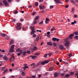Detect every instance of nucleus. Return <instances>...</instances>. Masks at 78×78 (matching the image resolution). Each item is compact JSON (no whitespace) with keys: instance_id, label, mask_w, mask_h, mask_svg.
<instances>
[{"instance_id":"f257e3e1","label":"nucleus","mask_w":78,"mask_h":78,"mask_svg":"<svg viewBox=\"0 0 78 78\" xmlns=\"http://www.w3.org/2000/svg\"><path fill=\"white\" fill-rule=\"evenodd\" d=\"M65 42H66V43L65 44V47H68L69 45V38H67L65 40Z\"/></svg>"},{"instance_id":"f03ea898","label":"nucleus","mask_w":78,"mask_h":78,"mask_svg":"<svg viewBox=\"0 0 78 78\" xmlns=\"http://www.w3.org/2000/svg\"><path fill=\"white\" fill-rule=\"evenodd\" d=\"M14 45H12L11 47L10 48L9 50V52L10 53H13L14 51Z\"/></svg>"},{"instance_id":"7ed1b4c3","label":"nucleus","mask_w":78,"mask_h":78,"mask_svg":"<svg viewBox=\"0 0 78 78\" xmlns=\"http://www.w3.org/2000/svg\"><path fill=\"white\" fill-rule=\"evenodd\" d=\"M50 62V60L42 62L41 63V65H44V64H47V63H48V62Z\"/></svg>"},{"instance_id":"20e7f679","label":"nucleus","mask_w":78,"mask_h":78,"mask_svg":"<svg viewBox=\"0 0 78 78\" xmlns=\"http://www.w3.org/2000/svg\"><path fill=\"white\" fill-rule=\"evenodd\" d=\"M30 28L31 29L32 31H35V29L34 28V26H30Z\"/></svg>"},{"instance_id":"39448f33","label":"nucleus","mask_w":78,"mask_h":78,"mask_svg":"<svg viewBox=\"0 0 78 78\" xmlns=\"http://www.w3.org/2000/svg\"><path fill=\"white\" fill-rule=\"evenodd\" d=\"M3 3H4V4L5 5L8 6L9 4L8 3V2H7V1H6V0L4 1H3Z\"/></svg>"},{"instance_id":"423d86ee","label":"nucleus","mask_w":78,"mask_h":78,"mask_svg":"<svg viewBox=\"0 0 78 78\" xmlns=\"http://www.w3.org/2000/svg\"><path fill=\"white\" fill-rule=\"evenodd\" d=\"M31 57L32 59H36V58H37V56H33V55H31L30 56H29V58H31Z\"/></svg>"},{"instance_id":"0eeeda50","label":"nucleus","mask_w":78,"mask_h":78,"mask_svg":"<svg viewBox=\"0 0 78 78\" xmlns=\"http://www.w3.org/2000/svg\"><path fill=\"white\" fill-rule=\"evenodd\" d=\"M37 47L34 46L33 48V49H32L30 50H31V51H34V50H37Z\"/></svg>"},{"instance_id":"6e6552de","label":"nucleus","mask_w":78,"mask_h":78,"mask_svg":"<svg viewBox=\"0 0 78 78\" xmlns=\"http://www.w3.org/2000/svg\"><path fill=\"white\" fill-rule=\"evenodd\" d=\"M54 75L55 77H58L59 76V74L58 73H55Z\"/></svg>"},{"instance_id":"1a4fd4ad","label":"nucleus","mask_w":78,"mask_h":78,"mask_svg":"<svg viewBox=\"0 0 78 78\" xmlns=\"http://www.w3.org/2000/svg\"><path fill=\"white\" fill-rule=\"evenodd\" d=\"M44 5L41 6L40 5L39 6V8L40 9H44Z\"/></svg>"},{"instance_id":"9d476101","label":"nucleus","mask_w":78,"mask_h":78,"mask_svg":"<svg viewBox=\"0 0 78 78\" xmlns=\"http://www.w3.org/2000/svg\"><path fill=\"white\" fill-rule=\"evenodd\" d=\"M3 58L4 59V60H6V61H8V58H7V57H6V56H4L3 57Z\"/></svg>"},{"instance_id":"9b49d317","label":"nucleus","mask_w":78,"mask_h":78,"mask_svg":"<svg viewBox=\"0 0 78 78\" xmlns=\"http://www.w3.org/2000/svg\"><path fill=\"white\" fill-rule=\"evenodd\" d=\"M73 36H74V34H71L69 36V39H72V37Z\"/></svg>"},{"instance_id":"f8f14e48","label":"nucleus","mask_w":78,"mask_h":78,"mask_svg":"<svg viewBox=\"0 0 78 78\" xmlns=\"http://www.w3.org/2000/svg\"><path fill=\"white\" fill-rule=\"evenodd\" d=\"M54 70V67H51L49 69V71H52Z\"/></svg>"},{"instance_id":"ddd939ff","label":"nucleus","mask_w":78,"mask_h":78,"mask_svg":"<svg viewBox=\"0 0 78 78\" xmlns=\"http://www.w3.org/2000/svg\"><path fill=\"white\" fill-rule=\"evenodd\" d=\"M55 2L57 3H60L61 2L59 0H54Z\"/></svg>"},{"instance_id":"4468645a","label":"nucleus","mask_w":78,"mask_h":78,"mask_svg":"<svg viewBox=\"0 0 78 78\" xmlns=\"http://www.w3.org/2000/svg\"><path fill=\"white\" fill-rule=\"evenodd\" d=\"M70 76V74H66L65 75V76L64 77L65 78H68Z\"/></svg>"},{"instance_id":"2eb2a0df","label":"nucleus","mask_w":78,"mask_h":78,"mask_svg":"<svg viewBox=\"0 0 78 78\" xmlns=\"http://www.w3.org/2000/svg\"><path fill=\"white\" fill-rule=\"evenodd\" d=\"M60 49H61V50H62V49H63V48H64V46H63V45H60L59 47Z\"/></svg>"},{"instance_id":"dca6fc26","label":"nucleus","mask_w":78,"mask_h":78,"mask_svg":"<svg viewBox=\"0 0 78 78\" xmlns=\"http://www.w3.org/2000/svg\"><path fill=\"white\" fill-rule=\"evenodd\" d=\"M47 44L48 45H50L51 46L52 45V43L50 42H47Z\"/></svg>"},{"instance_id":"f3484780","label":"nucleus","mask_w":78,"mask_h":78,"mask_svg":"<svg viewBox=\"0 0 78 78\" xmlns=\"http://www.w3.org/2000/svg\"><path fill=\"white\" fill-rule=\"evenodd\" d=\"M23 56H25V55H27V52H26V51H24L23 53Z\"/></svg>"},{"instance_id":"a211bd4d","label":"nucleus","mask_w":78,"mask_h":78,"mask_svg":"<svg viewBox=\"0 0 78 78\" xmlns=\"http://www.w3.org/2000/svg\"><path fill=\"white\" fill-rule=\"evenodd\" d=\"M16 28L18 30H20L22 29V27L20 26H17L16 27Z\"/></svg>"},{"instance_id":"6ab92c4d","label":"nucleus","mask_w":78,"mask_h":78,"mask_svg":"<svg viewBox=\"0 0 78 78\" xmlns=\"http://www.w3.org/2000/svg\"><path fill=\"white\" fill-rule=\"evenodd\" d=\"M52 40L53 41L55 42V41H56V38H55V37L53 38H52Z\"/></svg>"},{"instance_id":"aec40b11","label":"nucleus","mask_w":78,"mask_h":78,"mask_svg":"<svg viewBox=\"0 0 78 78\" xmlns=\"http://www.w3.org/2000/svg\"><path fill=\"white\" fill-rule=\"evenodd\" d=\"M39 17L38 16H36V17L34 19V20H37L38 19H39Z\"/></svg>"},{"instance_id":"412c9836","label":"nucleus","mask_w":78,"mask_h":78,"mask_svg":"<svg viewBox=\"0 0 78 78\" xmlns=\"http://www.w3.org/2000/svg\"><path fill=\"white\" fill-rule=\"evenodd\" d=\"M40 37L39 36L37 37L36 38V41H38L39 40Z\"/></svg>"},{"instance_id":"4be33fe9","label":"nucleus","mask_w":78,"mask_h":78,"mask_svg":"<svg viewBox=\"0 0 78 78\" xmlns=\"http://www.w3.org/2000/svg\"><path fill=\"white\" fill-rule=\"evenodd\" d=\"M35 55H37V56H39L40 55V53L39 52H36L35 54Z\"/></svg>"},{"instance_id":"5701e85b","label":"nucleus","mask_w":78,"mask_h":78,"mask_svg":"<svg viewBox=\"0 0 78 78\" xmlns=\"http://www.w3.org/2000/svg\"><path fill=\"white\" fill-rule=\"evenodd\" d=\"M1 36H3V37H5V36H6V34H2Z\"/></svg>"},{"instance_id":"b1692460","label":"nucleus","mask_w":78,"mask_h":78,"mask_svg":"<svg viewBox=\"0 0 78 78\" xmlns=\"http://www.w3.org/2000/svg\"><path fill=\"white\" fill-rule=\"evenodd\" d=\"M70 1L71 2H72L73 3V4H75V3H76L75 2V1H74L73 0H70Z\"/></svg>"},{"instance_id":"393cba45","label":"nucleus","mask_w":78,"mask_h":78,"mask_svg":"<svg viewBox=\"0 0 78 78\" xmlns=\"http://www.w3.org/2000/svg\"><path fill=\"white\" fill-rule=\"evenodd\" d=\"M53 45L55 47H57V44H56V43H53Z\"/></svg>"},{"instance_id":"a878e982","label":"nucleus","mask_w":78,"mask_h":78,"mask_svg":"<svg viewBox=\"0 0 78 78\" xmlns=\"http://www.w3.org/2000/svg\"><path fill=\"white\" fill-rule=\"evenodd\" d=\"M28 68V66H25L24 68H23V69L24 70H26V69H27Z\"/></svg>"},{"instance_id":"bb28decb","label":"nucleus","mask_w":78,"mask_h":78,"mask_svg":"<svg viewBox=\"0 0 78 78\" xmlns=\"http://www.w3.org/2000/svg\"><path fill=\"white\" fill-rule=\"evenodd\" d=\"M54 30H55V27H53L51 30V31H53Z\"/></svg>"},{"instance_id":"cd10ccee","label":"nucleus","mask_w":78,"mask_h":78,"mask_svg":"<svg viewBox=\"0 0 78 78\" xmlns=\"http://www.w3.org/2000/svg\"><path fill=\"white\" fill-rule=\"evenodd\" d=\"M68 56H69V57H71L72 56V54L69 53V54L68 55Z\"/></svg>"},{"instance_id":"c85d7f7f","label":"nucleus","mask_w":78,"mask_h":78,"mask_svg":"<svg viewBox=\"0 0 78 78\" xmlns=\"http://www.w3.org/2000/svg\"><path fill=\"white\" fill-rule=\"evenodd\" d=\"M14 41H11L10 42V45H11L12 44H13Z\"/></svg>"},{"instance_id":"c756f323","label":"nucleus","mask_w":78,"mask_h":78,"mask_svg":"<svg viewBox=\"0 0 78 78\" xmlns=\"http://www.w3.org/2000/svg\"><path fill=\"white\" fill-rule=\"evenodd\" d=\"M19 52L20 53H21V54H22V53H23V51L22 50L20 49Z\"/></svg>"},{"instance_id":"7c9ffc66","label":"nucleus","mask_w":78,"mask_h":78,"mask_svg":"<svg viewBox=\"0 0 78 78\" xmlns=\"http://www.w3.org/2000/svg\"><path fill=\"white\" fill-rule=\"evenodd\" d=\"M20 22H23V21H24V19L23 18H21L20 19Z\"/></svg>"},{"instance_id":"2f4dec72","label":"nucleus","mask_w":78,"mask_h":78,"mask_svg":"<svg viewBox=\"0 0 78 78\" xmlns=\"http://www.w3.org/2000/svg\"><path fill=\"white\" fill-rule=\"evenodd\" d=\"M17 25L18 26V27H20L21 24L20 23H17Z\"/></svg>"},{"instance_id":"473e14b6","label":"nucleus","mask_w":78,"mask_h":78,"mask_svg":"<svg viewBox=\"0 0 78 78\" xmlns=\"http://www.w3.org/2000/svg\"><path fill=\"white\" fill-rule=\"evenodd\" d=\"M74 34L76 35H78V32H75L74 33Z\"/></svg>"},{"instance_id":"72a5a7b5","label":"nucleus","mask_w":78,"mask_h":78,"mask_svg":"<svg viewBox=\"0 0 78 78\" xmlns=\"http://www.w3.org/2000/svg\"><path fill=\"white\" fill-rule=\"evenodd\" d=\"M50 19H49V18H46V21H48V22H49L50 21Z\"/></svg>"},{"instance_id":"f704fd0d","label":"nucleus","mask_w":78,"mask_h":78,"mask_svg":"<svg viewBox=\"0 0 78 78\" xmlns=\"http://www.w3.org/2000/svg\"><path fill=\"white\" fill-rule=\"evenodd\" d=\"M22 75L23 76H25V73L24 72H23L22 73Z\"/></svg>"},{"instance_id":"c9c22d12","label":"nucleus","mask_w":78,"mask_h":78,"mask_svg":"<svg viewBox=\"0 0 78 78\" xmlns=\"http://www.w3.org/2000/svg\"><path fill=\"white\" fill-rule=\"evenodd\" d=\"M52 54H53V53L51 52H50L49 53L48 55L49 56H51V55Z\"/></svg>"},{"instance_id":"e433bc0d","label":"nucleus","mask_w":78,"mask_h":78,"mask_svg":"<svg viewBox=\"0 0 78 78\" xmlns=\"http://www.w3.org/2000/svg\"><path fill=\"white\" fill-rule=\"evenodd\" d=\"M60 75L62 77L64 76V73H61Z\"/></svg>"},{"instance_id":"4c0bfd02","label":"nucleus","mask_w":78,"mask_h":78,"mask_svg":"<svg viewBox=\"0 0 78 78\" xmlns=\"http://www.w3.org/2000/svg\"><path fill=\"white\" fill-rule=\"evenodd\" d=\"M53 7H54L53 5H51L50 7V9H52V8H53Z\"/></svg>"},{"instance_id":"58836bf2","label":"nucleus","mask_w":78,"mask_h":78,"mask_svg":"<svg viewBox=\"0 0 78 78\" xmlns=\"http://www.w3.org/2000/svg\"><path fill=\"white\" fill-rule=\"evenodd\" d=\"M35 5L36 6H38L39 4L38 3V2H35Z\"/></svg>"},{"instance_id":"ea45409f","label":"nucleus","mask_w":78,"mask_h":78,"mask_svg":"<svg viewBox=\"0 0 78 78\" xmlns=\"http://www.w3.org/2000/svg\"><path fill=\"white\" fill-rule=\"evenodd\" d=\"M20 49L18 48L17 49V52H19L20 51Z\"/></svg>"},{"instance_id":"a19ab883","label":"nucleus","mask_w":78,"mask_h":78,"mask_svg":"<svg viewBox=\"0 0 78 78\" xmlns=\"http://www.w3.org/2000/svg\"><path fill=\"white\" fill-rule=\"evenodd\" d=\"M18 13V11H17V10H16V11H15L14 12V13L15 14H17Z\"/></svg>"},{"instance_id":"79ce46f5","label":"nucleus","mask_w":78,"mask_h":78,"mask_svg":"<svg viewBox=\"0 0 78 78\" xmlns=\"http://www.w3.org/2000/svg\"><path fill=\"white\" fill-rule=\"evenodd\" d=\"M8 71V69H6L4 71V73H5L6 72Z\"/></svg>"},{"instance_id":"37998d69","label":"nucleus","mask_w":78,"mask_h":78,"mask_svg":"<svg viewBox=\"0 0 78 78\" xmlns=\"http://www.w3.org/2000/svg\"><path fill=\"white\" fill-rule=\"evenodd\" d=\"M76 75L77 76V78H78V72H77L76 73Z\"/></svg>"},{"instance_id":"c03bdc74","label":"nucleus","mask_w":78,"mask_h":78,"mask_svg":"<svg viewBox=\"0 0 78 78\" xmlns=\"http://www.w3.org/2000/svg\"><path fill=\"white\" fill-rule=\"evenodd\" d=\"M70 74L71 75H73V74H74V73L73 72H71L70 73Z\"/></svg>"},{"instance_id":"a18cd8bd","label":"nucleus","mask_w":78,"mask_h":78,"mask_svg":"<svg viewBox=\"0 0 78 78\" xmlns=\"http://www.w3.org/2000/svg\"><path fill=\"white\" fill-rule=\"evenodd\" d=\"M5 67H3L2 69H1V70L2 71H3V70H5Z\"/></svg>"},{"instance_id":"49530a36","label":"nucleus","mask_w":78,"mask_h":78,"mask_svg":"<svg viewBox=\"0 0 78 78\" xmlns=\"http://www.w3.org/2000/svg\"><path fill=\"white\" fill-rule=\"evenodd\" d=\"M33 23H34V24H36V23H37V21H34Z\"/></svg>"},{"instance_id":"de8ad7c7","label":"nucleus","mask_w":78,"mask_h":78,"mask_svg":"<svg viewBox=\"0 0 78 78\" xmlns=\"http://www.w3.org/2000/svg\"><path fill=\"white\" fill-rule=\"evenodd\" d=\"M43 23V21H42L41 22H40L39 23V25H41V24H42Z\"/></svg>"},{"instance_id":"09e8293b","label":"nucleus","mask_w":78,"mask_h":78,"mask_svg":"<svg viewBox=\"0 0 78 78\" xmlns=\"http://www.w3.org/2000/svg\"><path fill=\"white\" fill-rule=\"evenodd\" d=\"M75 11V9L74 8H73L72 9V11L73 12L74 11Z\"/></svg>"},{"instance_id":"8fccbe9b","label":"nucleus","mask_w":78,"mask_h":78,"mask_svg":"<svg viewBox=\"0 0 78 78\" xmlns=\"http://www.w3.org/2000/svg\"><path fill=\"white\" fill-rule=\"evenodd\" d=\"M42 76V75L41 74H39L38 75V76L39 77L38 78H40L41 77V76Z\"/></svg>"},{"instance_id":"3c124183","label":"nucleus","mask_w":78,"mask_h":78,"mask_svg":"<svg viewBox=\"0 0 78 78\" xmlns=\"http://www.w3.org/2000/svg\"><path fill=\"white\" fill-rule=\"evenodd\" d=\"M12 21L14 23L16 22V19H13L12 20Z\"/></svg>"},{"instance_id":"603ef678","label":"nucleus","mask_w":78,"mask_h":78,"mask_svg":"<svg viewBox=\"0 0 78 78\" xmlns=\"http://www.w3.org/2000/svg\"><path fill=\"white\" fill-rule=\"evenodd\" d=\"M39 66V65H34V68H36V67H37V66Z\"/></svg>"},{"instance_id":"864d4df0","label":"nucleus","mask_w":78,"mask_h":78,"mask_svg":"<svg viewBox=\"0 0 78 78\" xmlns=\"http://www.w3.org/2000/svg\"><path fill=\"white\" fill-rule=\"evenodd\" d=\"M75 39H78V36H76L75 37Z\"/></svg>"},{"instance_id":"5fc2aeb1","label":"nucleus","mask_w":78,"mask_h":78,"mask_svg":"<svg viewBox=\"0 0 78 78\" xmlns=\"http://www.w3.org/2000/svg\"><path fill=\"white\" fill-rule=\"evenodd\" d=\"M36 37V34H34V35L33 36V37Z\"/></svg>"},{"instance_id":"6e6d98bb","label":"nucleus","mask_w":78,"mask_h":78,"mask_svg":"<svg viewBox=\"0 0 78 78\" xmlns=\"http://www.w3.org/2000/svg\"><path fill=\"white\" fill-rule=\"evenodd\" d=\"M56 41L57 42H59V39L58 38L57 39V38H56Z\"/></svg>"},{"instance_id":"4d7b16f0","label":"nucleus","mask_w":78,"mask_h":78,"mask_svg":"<svg viewBox=\"0 0 78 78\" xmlns=\"http://www.w3.org/2000/svg\"><path fill=\"white\" fill-rule=\"evenodd\" d=\"M47 56V54H45L44 55V57H45V58H46Z\"/></svg>"},{"instance_id":"13d9d810","label":"nucleus","mask_w":78,"mask_h":78,"mask_svg":"<svg viewBox=\"0 0 78 78\" xmlns=\"http://www.w3.org/2000/svg\"><path fill=\"white\" fill-rule=\"evenodd\" d=\"M12 57L13 58V59H15V57L14 55H12Z\"/></svg>"},{"instance_id":"bf43d9fd","label":"nucleus","mask_w":78,"mask_h":78,"mask_svg":"<svg viewBox=\"0 0 78 78\" xmlns=\"http://www.w3.org/2000/svg\"><path fill=\"white\" fill-rule=\"evenodd\" d=\"M34 32L33 31H32V32L31 33V34H34Z\"/></svg>"},{"instance_id":"052dcab7","label":"nucleus","mask_w":78,"mask_h":78,"mask_svg":"<svg viewBox=\"0 0 78 78\" xmlns=\"http://www.w3.org/2000/svg\"><path fill=\"white\" fill-rule=\"evenodd\" d=\"M27 53H30V51H27Z\"/></svg>"},{"instance_id":"680f3d73","label":"nucleus","mask_w":78,"mask_h":78,"mask_svg":"<svg viewBox=\"0 0 78 78\" xmlns=\"http://www.w3.org/2000/svg\"><path fill=\"white\" fill-rule=\"evenodd\" d=\"M35 14H36V12H33V16H34V15H35Z\"/></svg>"},{"instance_id":"e2e57ef3","label":"nucleus","mask_w":78,"mask_h":78,"mask_svg":"<svg viewBox=\"0 0 78 78\" xmlns=\"http://www.w3.org/2000/svg\"><path fill=\"white\" fill-rule=\"evenodd\" d=\"M21 54H20V53H17V55L18 56H20V55Z\"/></svg>"},{"instance_id":"0e129e2a","label":"nucleus","mask_w":78,"mask_h":78,"mask_svg":"<svg viewBox=\"0 0 78 78\" xmlns=\"http://www.w3.org/2000/svg\"><path fill=\"white\" fill-rule=\"evenodd\" d=\"M47 34H48V35L50 34V31L48 32H47Z\"/></svg>"},{"instance_id":"69168bd1","label":"nucleus","mask_w":78,"mask_h":78,"mask_svg":"<svg viewBox=\"0 0 78 78\" xmlns=\"http://www.w3.org/2000/svg\"><path fill=\"white\" fill-rule=\"evenodd\" d=\"M31 78H36V76H32Z\"/></svg>"},{"instance_id":"338daca9","label":"nucleus","mask_w":78,"mask_h":78,"mask_svg":"<svg viewBox=\"0 0 78 78\" xmlns=\"http://www.w3.org/2000/svg\"><path fill=\"white\" fill-rule=\"evenodd\" d=\"M74 17L75 18H76V17H77V15H74Z\"/></svg>"},{"instance_id":"774afa93","label":"nucleus","mask_w":78,"mask_h":78,"mask_svg":"<svg viewBox=\"0 0 78 78\" xmlns=\"http://www.w3.org/2000/svg\"><path fill=\"white\" fill-rule=\"evenodd\" d=\"M69 7V5H66L65 6V8H67Z\"/></svg>"}]
</instances>
